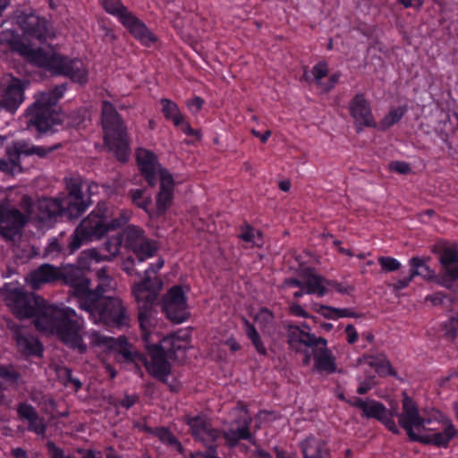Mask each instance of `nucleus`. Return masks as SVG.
<instances>
[{"label":"nucleus","instance_id":"nucleus-56","mask_svg":"<svg viewBox=\"0 0 458 458\" xmlns=\"http://www.w3.org/2000/svg\"><path fill=\"white\" fill-rule=\"evenodd\" d=\"M291 312L298 317H301V318H307L308 317V314L307 312L304 310V309L297 304V303H293L292 304L291 306Z\"/></svg>","mask_w":458,"mask_h":458},{"label":"nucleus","instance_id":"nucleus-63","mask_svg":"<svg viewBox=\"0 0 458 458\" xmlns=\"http://www.w3.org/2000/svg\"><path fill=\"white\" fill-rule=\"evenodd\" d=\"M250 458H272V456L267 452L258 448L252 453Z\"/></svg>","mask_w":458,"mask_h":458},{"label":"nucleus","instance_id":"nucleus-60","mask_svg":"<svg viewBox=\"0 0 458 458\" xmlns=\"http://www.w3.org/2000/svg\"><path fill=\"white\" fill-rule=\"evenodd\" d=\"M337 318H355L356 314L349 309H337Z\"/></svg>","mask_w":458,"mask_h":458},{"label":"nucleus","instance_id":"nucleus-26","mask_svg":"<svg viewBox=\"0 0 458 458\" xmlns=\"http://www.w3.org/2000/svg\"><path fill=\"white\" fill-rule=\"evenodd\" d=\"M22 145L15 141L6 148V158H0V172L5 174H17L22 172L21 152Z\"/></svg>","mask_w":458,"mask_h":458},{"label":"nucleus","instance_id":"nucleus-7","mask_svg":"<svg viewBox=\"0 0 458 458\" xmlns=\"http://www.w3.org/2000/svg\"><path fill=\"white\" fill-rule=\"evenodd\" d=\"M131 212L121 209L114 214L106 203H99L85 217L74 231L69 242L71 252L78 250L83 243L100 239L107 232L123 226L131 218Z\"/></svg>","mask_w":458,"mask_h":458},{"label":"nucleus","instance_id":"nucleus-51","mask_svg":"<svg viewBox=\"0 0 458 458\" xmlns=\"http://www.w3.org/2000/svg\"><path fill=\"white\" fill-rule=\"evenodd\" d=\"M345 333L347 335V342L349 344H353L357 341L358 333L352 325H347V327H345Z\"/></svg>","mask_w":458,"mask_h":458},{"label":"nucleus","instance_id":"nucleus-57","mask_svg":"<svg viewBox=\"0 0 458 458\" xmlns=\"http://www.w3.org/2000/svg\"><path fill=\"white\" fill-rule=\"evenodd\" d=\"M11 454L14 458H32L26 450L21 447L13 448Z\"/></svg>","mask_w":458,"mask_h":458},{"label":"nucleus","instance_id":"nucleus-20","mask_svg":"<svg viewBox=\"0 0 458 458\" xmlns=\"http://www.w3.org/2000/svg\"><path fill=\"white\" fill-rule=\"evenodd\" d=\"M351 116L354 119L358 131L362 127H375L376 122L369 101L364 94L357 93L349 103Z\"/></svg>","mask_w":458,"mask_h":458},{"label":"nucleus","instance_id":"nucleus-50","mask_svg":"<svg viewBox=\"0 0 458 458\" xmlns=\"http://www.w3.org/2000/svg\"><path fill=\"white\" fill-rule=\"evenodd\" d=\"M412 279L413 278L411 277V276L410 274L409 276L399 279L396 282H394L392 284V287L394 291H401V290L408 287L409 284H411V282L412 281Z\"/></svg>","mask_w":458,"mask_h":458},{"label":"nucleus","instance_id":"nucleus-53","mask_svg":"<svg viewBox=\"0 0 458 458\" xmlns=\"http://www.w3.org/2000/svg\"><path fill=\"white\" fill-rule=\"evenodd\" d=\"M136 395H126L121 400L120 404L122 407L129 409L136 403Z\"/></svg>","mask_w":458,"mask_h":458},{"label":"nucleus","instance_id":"nucleus-33","mask_svg":"<svg viewBox=\"0 0 458 458\" xmlns=\"http://www.w3.org/2000/svg\"><path fill=\"white\" fill-rule=\"evenodd\" d=\"M101 4L106 12L116 17L120 22L131 13L120 0H101Z\"/></svg>","mask_w":458,"mask_h":458},{"label":"nucleus","instance_id":"nucleus-61","mask_svg":"<svg viewBox=\"0 0 458 458\" xmlns=\"http://www.w3.org/2000/svg\"><path fill=\"white\" fill-rule=\"evenodd\" d=\"M400 3L404 7H416L419 8L422 5L421 0H400Z\"/></svg>","mask_w":458,"mask_h":458},{"label":"nucleus","instance_id":"nucleus-23","mask_svg":"<svg viewBox=\"0 0 458 458\" xmlns=\"http://www.w3.org/2000/svg\"><path fill=\"white\" fill-rule=\"evenodd\" d=\"M367 418H374L384 424L394 434H399L400 429L394 420L393 413L384 404L375 400H369L363 411Z\"/></svg>","mask_w":458,"mask_h":458},{"label":"nucleus","instance_id":"nucleus-13","mask_svg":"<svg viewBox=\"0 0 458 458\" xmlns=\"http://www.w3.org/2000/svg\"><path fill=\"white\" fill-rule=\"evenodd\" d=\"M16 25L21 30L23 38L44 42L55 35L48 21L34 13L20 12L15 16Z\"/></svg>","mask_w":458,"mask_h":458},{"label":"nucleus","instance_id":"nucleus-55","mask_svg":"<svg viewBox=\"0 0 458 458\" xmlns=\"http://www.w3.org/2000/svg\"><path fill=\"white\" fill-rule=\"evenodd\" d=\"M285 285L287 286H294V287H300L304 289V273L301 275V279H288L285 281Z\"/></svg>","mask_w":458,"mask_h":458},{"label":"nucleus","instance_id":"nucleus-16","mask_svg":"<svg viewBox=\"0 0 458 458\" xmlns=\"http://www.w3.org/2000/svg\"><path fill=\"white\" fill-rule=\"evenodd\" d=\"M122 242L123 238L121 235L112 236L102 246L104 253L98 252L96 249L83 250L78 259L79 269L81 271V269L89 268L92 262L98 263L103 260H111L120 252ZM73 269L75 268L73 267ZM72 270V268L66 275Z\"/></svg>","mask_w":458,"mask_h":458},{"label":"nucleus","instance_id":"nucleus-44","mask_svg":"<svg viewBox=\"0 0 458 458\" xmlns=\"http://www.w3.org/2000/svg\"><path fill=\"white\" fill-rule=\"evenodd\" d=\"M47 448L49 458H76L73 455L66 454L63 449L51 441L47 442Z\"/></svg>","mask_w":458,"mask_h":458},{"label":"nucleus","instance_id":"nucleus-35","mask_svg":"<svg viewBox=\"0 0 458 458\" xmlns=\"http://www.w3.org/2000/svg\"><path fill=\"white\" fill-rule=\"evenodd\" d=\"M89 338L90 340V344L103 347L106 349H114L116 347L117 341L114 337L106 336L98 332L92 331L89 334Z\"/></svg>","mask_w":458,"mask_h":458},{"label":"nucleus","instance_id":"nucleus-47","mask_svg":"<svg viewBox=\"0 0 458 458\" xmlns=\"http://www.w3.org/2000/svg\"><path fill=\"white\" fill-rule=\"evenodd\" d=\"M389 169L400 174H407L411 170L410 165L403 161H394L390 163Z\"/></svg>","mask_w":458,"mask_h":458},{"label":"nucleus","instance_id":"nucleus-25","mask_svg":"<svg viewBox=\"0 0 458 458\" xmlns=\"http://www.w3.org/2000/svg\"><path fill=\"white\" fill-rule=\"evenodd\" d=\"M60 271L52 265L43 264L37 269L31 271L25 278L27 284L32 289H38L42 284L52 283L58 279Z\"/></svg>","mask_w":458,"mask_h":458},{"label":"nucleus","instance_id":"nucleus-38","mask_svg":"<svg viewBox=\"0 0 458 458\" xmlns=\"http://www.w3.org/2000/svg\"><path fill=\"white\" fill-rule=\"evenodd\" d=\"M239 237L245 242L250 243L254 246H260L262 244L261 233L250 226H246L242 229Z\"/></svg>","mask_w":458,"mask_h":458},{"label":"nucleus","instance_id":"nucleus-52","mask_svg":"<svg viewBox=\"0 0 458 458\" xmlns=\"http://www.w3.org/2000/svg\"><path fill=\"white\" fill-rule=\"evenodd\" d=\"M60 250H61V246L56 239H52L46 248L47 254L59 252Z\"/></svg>","mask_w":458,"mask_h":458},{"label":"nucleus","instance_id":"nucleus-11","mask_svg":"<svg viewBox=\"0 0 458 458\" xmlns=\"http://www.w3.org/2000/svg\"><path fill=\"white\" fill-rule=\"evenodd\" d=\"M104 140L109 150L121 162L127 161L131 149L126 127L114 106L108 101L102 103Z\"/></svg>","mask_w":458,"mask_h":458},{"label":"nucleus","instance_id":"nucleus-18","mask_svg":"<svg viewBox=\"0 0 458 458\" xmlns=\"http://www.w3.org/2000/svg\"><path fill=\"white\" fill-rule=\"evenodd\" d=\"M443 273L439 276L437 283L445 287L451 288L453 283L458 279V249L456 244L445 245L442 248L439 257Z\"/></svg>","mask_w":458,"mask_h":458},{"label":"nucleus","instance_id":"nucleus-58","mask_svg":"<svg viewBox=\"0 0 458 458\" xmlns=\"http://www.w3.org/2000/svg\"><path fill=\"white\" fill-rule=\"evenodd\" d=\"M180 126L182 127V131L187 134V135H190V136H199V131L193 130L189 123H184V121L182 120V123L180 124Z\"/></svg>","mask_w":458,"mask_h":458},{"label":"nucleus","instance_id":"nucleus-41","mask_svg":"<svg viewBox=\"0 0 458 458\" xmlns=\"http://www.w3.org/2000/svg\"><path fill=\"white\" fill-rule=\"evenodd\" d=\"M130 193L132 202L139 208L148 212V207L151 200L150 198L144 196V191L141 189H135L131 190Z\"/></svg>","mask_w":458,"mask_h":458},{"label":"nucleus","instance_id":"nucleus-46","mask_svg":"<svg viewBox=\"0 0 458 458\" xmlns=\"http://www.w3.org/2000/svg\"><path fill=\"white\" fill-rule=\"evenodd\" d=\"M328 72V68L326 63H318L317 64L312 70V73L318 84L321 83V80L327 76Z\"/></svg>","mask_w":458,"mask_h":458},{"label":"nucleus","instance_id":"nucleus-17","mask_svg":"<svg viewBox=\"0 0 458 458\" xmlns=\"http://www.w3.org/2000/svg\"><path fill=\"white\" fill-rule=\"evenodd\" d=\"M162 309L166 317L175 323H182L187 318L186 297L181 286L172 287L163 297Z\"/></svg>","mask_w":458,"mask_h":458},{"label":"nucleus","instance_id":"nucleus-27","mask_svg":"<svg viewBox=\"0 0 458 458\" xmlns=\"http://www.w3.org/2000/svg\"><path fill=\"white\" fill-rule=\"evenodd\" d=\"M331 282L327 281L323 276L312 273L310 270L304 272V289L307 294H315L323 297L328 292Z\"/></svg>","mask_w":458,"mask_h":458},{"label":"nucleus","instance_id":"nucleus-4","mask_svg":"<svg viewBox=\"0 0 458 458\" xmlns=\"http://www.w3.org/2000/svg\"><path fill=\"white\" fill-rule=\"evenodd\" d=\"M65 280L72 287L78 298L79 307L89 314L94 323H103L107 327L123 328L129 326L130 316L126 307L119 298L99 299V294L89 290L90 282L80 269H72L65 276Z\"/></svg>","mask_w":458,"mask_h":458},{"label":"nucleus","instance_id":"nucleus-32","mask_svg":"<svg viewBox=\"0 0 458 458\" xmlns=\"http://www.w3.org/2000/svg\"><path fill=\"white\" fill-rule=\"evenodd\" d=\"M360 365H369L375 368L377 373H390L391 366L389 361L382 354L377 356H363L360 360Z\"/></svg>","mask_w":458,"mask_h":458},{"label":"nucleus","instance_id":"nucleus-34","mask_svg":"<svg viewBox=\"0 0 458 458\" xmlns=\"http://www.w3.org/2000/svg\"><path fill=\"white\" fill-rule=\"evenodd\" d=\"M243 322L245 334L247 337L251 341L257 352L260 355H267V349L255 327L247 319H244Z\"/></svg>","mask_w":458,"mask_h":458},{"label":"nucleus","instance_id":"nucleus-2","mask_svg":"<svg viewBox=\"0 0 458 458\" xmlns=\"http://www.w3.org/2000/svg\"><path fill=\"white\" fill-rule=\"evenodd\" d=\"M4 287L6 304L18 318H35L34 325L39 332L57 335L80 352L86 351L82 339L84 319L73 309L49 304L43 298L26 293L12 284Z\"/></svg>","mask_w":458,"mask_h":458},{"label":"nucleus","instance_id":"nucleus-29","mask_svg":"<svg viewBox=\"0 0 458 458\" xmlns=\"http://www.w3.org/2000/svg\"><path fill=\"white\" fill-rule=\"evenodd\" d=\"M409 263L411 266L410 274L412 278L415 276H421L429 280L435 276L434 271L430 269L426 259L419 257H413L410 259Z\"/></svg>","mask_w":458,"mask_h":458},{"label":"nucleus","instance_id":"nucleus-54","mask_svg":"<svg viewBox=\"0 0 458 458\" xmlns=\"http://www.w3.org/2000/svg\"><path fill=\"white\" fill-rule=\"evenodd\" d=\"M368 402H369V400H363V399L359 398V397H353L352 399L348 400V403L351 405H352V406H354L356 408L360 409L362 411H364Z\"/></svg>","mask_w":458,"mask_h":458},{"label":"nucleus","instance_id":"nucleus-21","mask_svg":"<svg viewBox=\"0 0 458 458\" xmlns=\"http://www.w3.org/2000/svg\"><path fill=\"white\" fill-rule=\"evenodd\" d=\"M121 23L141 45L150 47L157 42V37L149 30L147 25L132 13L127 17H123V21Z\"/></svg>","mask_w":458,"mask_h":458},{"label":"nucleus","instance_id":"nucleus-64","mask_svg":"<svg viewBox=\"0 0 458 458\" xmlns=\"http://www.w3.org/2000/svg\"><path fill=\"white\" fill-rule=\"evenodd\" d=\"M79 453L82 454V458H100V454L92 450H79Z\"/></svg>","mask_w":458,"mask_h":458},{"label":"nucleus","instance_id":"nucleus-48","mask_svg":"<svg viewBox=\"0 0 458 458\" xmlns=\"http://www.w3.org/2000/svg\"><path fill=\"white\" fill-rule=\"evenodd\" d=\"M374 378L372 377H369L366 380L360 383L359 387L357 388V392L360 394H364L367 392H369L374 386Z\"/></svg>","mask_w":458,"mask_h":458},{"label":"nucleus","instance_id":"nucleus-5","mask_svg":"<svg viewBox=\"0 0 458 458\" xmlns=\"http://www.w3.org/2000/svg\"><path fill=\"white\" fill-rule=\"evenodd\" d=\"M68 195L63 198H43L34 204L28 196H23L21 207L26 216V222L30 218L45 222L57 216L66 215L74 218L81 215L89 206L84 199L82 189L83 183L80 179L71 178L66 182Z\"/></svg>","mask_w":458,"mask_h":458},{"label":"nucleus","instance_id":"nucleus-31","mask_svg":"<svg viewBox=\"0 0 458 458\" xmlns=\"http://www.w3.org/2000/svg\"><path fill=\"white\" fill-rule=\"evenodd\" d=\"M162 112L165 117L173 121L174 124L177 127L182 123V114H181L178 106L168 98L161 99Z\"/></svg>","mask_w":458,"mask_h":458},{"label":"nucleus","instance_id":"nucleus-9","mask_svg":"<svg viewBox=\"0 0 458 458\" xmlns=\"http://www.w3.org/2000/svg\"><path fill=\"white\" fill-rule=\"evenodd\" d=\"M136 157L140 170L148 183L153 186L157 179L160 181V191L157 198V212L161 215L172 203L174 185L173 176L167 170L160 166L157 157L152 152L140 148L137 150Z\"/></svg>","mask_w":458,"mask_h":458},{"label":"nucleus","instance_id":"nucleus-28","mask_svg":"<svg viewBox=\"0 0 458 458\" xmlns=\"http://www.w3.org/2000/svg\"><path fill=\"white\" fill-rule=\"evenodd\" d=\"M303 458H325L326 451L321 441L308 437L301 443Z\"/></svg>","mask_w":458,"mask_h":458},{"label":"nucleus","instance_id":"nucleus-22","mask_svg":"<svg viewBox=\"0 0 458 458\" xmlns=\"http://www.w3.org/2000/svg\"><path fill=\"white\" fill-rule=\"evenodd\" d=\"M19 418L26 421L27 429L35 433L39 437H45L47 431V424L45 420L38 416L36 409L27 403H21L17 407Z\"/></svg>","mask_w":458,"mask_h":458},{"label":"nucleus","instance_id":"nucleus-45","mask_svg":"<svg viewBox=\"0 0 458 458\" xmlns=\"http://www.w3.org/2000/svg\"><path fill=\"white\" fill-rule=\"evenodd\" d=\"M315 310L326 318L337 319V308L316 304Z\"/></svg>","mask_w":458,"mask_h":458},{"label":"nucleus","instance_id":"nucleus-40","mask_svg":"<svg viewBox=\"0 0 458 458\" xmlns=\"http://www.w3.org/2000/svg\"><path fill=\"white\" fill-rule=\"evenodd\" d=\"M379 265L381 266V271L384 273H390L397 271L401 268V262L390 256H380L377 259Z\"/></svg>","mask_w":458,"mask_h":458},{"label":"nucleus","instance_id":"nucleus-37","mask_svg":"<svg viewBox=\"0 0 458 458\" xmlns=\"http://www.w3.org/2000/svg\"><path fill=\"white\" fill-rule=\"evenodd\" d=\"M406 112L404 106H400L392 109L381 121L380 126L382 129H387L401 120Z\"/></svg>","mask_w":458,"mask_h":458},{"label":"nucleus","instance_id":"nucleus-19","mask_svg":"<svg viewBox=\"0 0 458 458\" xmlns=\"http://www.w3.org/2000/svg\"><path fill=\"white\" fill-rule=\"evenodd\" d=\"M241 415V419L236 420L227 429L223 432L226 444L230 447L237 445L240 440H252V436L250 431V425L251 422L250 417L247 414L246 409L242 406L237 409Z\"/></svg>","mask_w":458,"mask_h":458},{"label":"nucleus","instance_id":"nucleus-62","mask_svg":"<svg viewBox=\"0 0 458 458\" xmlns=\"http://www.w3.org/2000/svg\"><path fill=\"white\" fill-rule=\"evenodd\" d=\"M427 300L430 301L433 305H438L443 302L444 295L440 293H437L430 296H428Z\"/></svg>","mask_w":458,"mask_h":458},{"label":"nucleus","instance_id":"nucleus-10","mask_svg":"<svg viewBox=\"0 0 458 458\" xmlns=\"http://www.w3.org/2000/svg\"><path fill=\"white\" fill-rule=\"evenodd\" d=\"M309 327L303 323L301 327H290L288 331V344L291 349L299 351L298 344L311 348L314 356V367L317 370L331 374L336 370L335 360L332 352L327 348V341L323 337H317L304 330Z\"/></svg>","mask_w":458,"mask_h":458},{"label":"nucleus","instance_id":"nucleus-15","mask_svg":"<svg viewBox=\"0 0 458 458\" xmlns=\"http://www.w3.org/2000/svg\"><path fill=\"white\" fill-rule=\"evenodd\" d=\"M26 224V216L10 205L8 200L0 203V234L7 240L20 236L21 230Z\"/></svg>","mask_w":458,"mask_h":458},{"label":"nucleus","instance_id":"nucleus-39","mask_svg":"<svg viewBox=\"0 0 458 458\" xmlns=\"http://www.w3.org/2000/svg\"><path fill=\"white\" fill-rule=\"evenodd\" d=\"M0 378L10 385H17L21 379V374L13 366L0 365Z\"/></svg>","mask_w":458,"mask_h":458},{"label":"nucleus","instance_id":"nucleus-30","mask_svg":"<svg viewBox=\"0 0 458 458\" xmlns=\"http://www.w3.org/2000/svg\"><path fill=\"white\" fill-rule=\"evenodd\" d=\"M97 277L98 280V285L96 289L91 290V292L99 294V299H107L108 297H106L104 294L112 291L115 284L105 268L98 270ZM89 290L90 291L89 288Z\"/></svg>","mask_w":458,"mask_h":458},{"label":"nucleus","instance_id":"nucleus-14","mask_svg":"<svg viewBox=\"0 0 458 458\" xmlns=\"http://www.w3.org/2000/svg\"><path fill=\"white\" fill-rule=\"evenodd\" d=\"M25 83L12 74L0 78V110L15 113L24 101Z\"/></svg>","mask_w":458,"mask_h":458},{"label":"nucleus","instance_id":"nucleus-42","mask_svg":"<svg viewBox=\"0 0 458 458\" xmlns=\"http://www.w3.org/2000/svg\"><path fill=\"white\" fill-rule=\"evenodd\" d=\"M255 322L263 329L268 328L274 322L273 313L267 309L259 310L255 315Z\"/></svg>","mask_w":458,"mask_h":458},{"label":"nucleus","instance_id":"nucleus-24","mask_svg":"<svg viewBox=\"0 0 458 458\" xmlns=\"http://www.w3.org/2000/svg\"><path fill=\"white\" fill-rule=\"evenodd\" d=\"M18 351L24 356H41L43 349L40 342L24 328L14 331Z\"/></svg>","mask_w":458,"mask_h":458},{"label":"nucleus","instance_id":"nucleus-6","mask_svg":"<svg viewBox=\"0 0 458 458\" xmlns=\"http://www.w3.org/2000/svg\"><path fill=\"white\" fill-rule=\"evenodd\" d=\"M398 418L400 426L406 431L410 440L426 445H434L438 447H445L450 440L454 438L458 431L449 420H445L443 432L428 433L427 426L432 423L431 418L422 417L419 411L417 403L406 394H403L402 401V411H394Z\"/></svg>","mask_w":458,"mask_h":458},{"label":"nucleus","instance_id":"nucleus-12","mask_svg":"<svg viewBox=\"0 0 458 458\" xmlns=\"http://www.w3.org/2000/svg\"><path fill=\"white\" fill-rule=\"evenodd\" d=\"M123 236L125 247L135 255V258H129L124 261L123 270L128 275L140 276V272L136 271L134 267L155 255L157 250V243L155 241L147 238L143 230L136 226L127 227L123 232Z\"/></svg>","mask_w":458,"mask_h":458},{"label":"nucleus","instance_id":"nucleus-36","mask_svg":"<svg viewBox=\"0 0 458 458\" xmlns=\"http://www.w3.org/2000/svg\"><path fill=\"white\" fill-rule=\"evenodd\" d=\"M155 434L162 443L173 447L179 453H182V446L181 443L171 433V431L165 428H160L156 429Z\"/></svg>","mask_w":458,"mask_h":458},{"label":"nucleus","instance_id":"nucleus-1","mask_svg":"<svg viewBox=\"0 0 458 458\" xmlns=\"http://www.w3.org/2000/svg\"><path fill=\"white\" fill-rule=\"evenodd\" d=\"M164 259H158L145 270L144 278L132 287L133 296L139 306V324L149 359L143 362L148 372L165 381L170 373L167 359H177L190 345V332L179 330L163 336L157 331L153 307L163 286L162 281L156 276L164 266Z\"/></svg>","mask_w":458,"mask_h":458},{"label":"nucleus","instance_id":"nucleus-43","mask_svg":"<svg viewBox=\"0 0 458 458\" xmlns=\"http://www.w3.org/2000/svg\"><path fill=\"white\" fill-rule=\"evenodd\" d=\"M16 143H21L22 145V151L21 152V156H31L37 155L38 157H44L49 153L50 149H47L44 147L39 146H29L24 140H17Z\"/></svg>","mask_w":458,"mask_h":458},{"label":"nucleus","instance_id":"nucleus-49","mask_svg":"<svg viewBox=\"0 0 458 458\" xmlns=\"http://www.w3.org/2000/svg\"><path fill=\"white\" fill-rule=\"evenodd\" d=\"M203 105V100L199 97H194L192 99L187 101V106L191 113H198Z\"/></svg>","mask_w":458,"mask_h":458},{"label":"nucleus","instance_id":"nucleus-3","mask_svg":"<svg viewBox=\"0 0 458 458\" xmlns=\"http://www.w3.org/2000/svg\"><path fill=\"white\" fill-rule=\"evenodd\" d=\"M10 52L18 53L29 63L53 74L69 77L80 84L87 82L88 69L81 60L61 55L52 48H35L25 44L14 29L6 27L0 31V56Z\"/></svg>","mask_w":458,"mask_h":458},{"label":"nucleus","instance_id":"nucleus-59","mask_svg":"<svg viewBox=\"0 0 458 458\" xmlns=\"http://www.w3.org/2000/svg\"><path fill=\"white\" fill-rule=\"evenodd\" d=\"M450 333L452 336L456 335V327H458V312L450 318Z\"/></svg>","mask_w":458,"mask_h":458},{"label":"nucleus","instance_id":"nucleus-8","mask_svg":"<svg viewBox=\"0 0 458 458\" xmlns=\"http://www.w3.org/2000/svg\"><path fill=\"white\" fill-rule=\"evenodd\" d=\"M66 91V84L55 86L49 91L35 97V102L28 108V123L39 132H47L55 124L64 121V114L58 112V100Z\"/></svg>","mask_w":458,"mask_h":458}]
</instances>
